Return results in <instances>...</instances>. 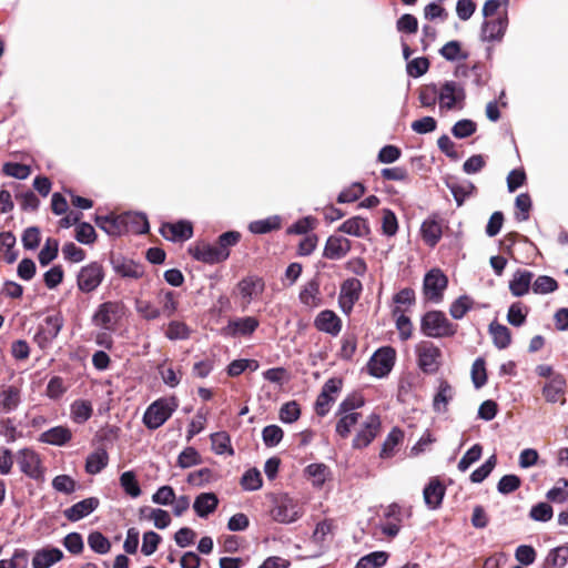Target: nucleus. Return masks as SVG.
Wrapping results in <instances>:
<instances>
[{
    "mask_svg": "<svg viewBox=\"0 0 568 568\" xmlns=\"http://www.w3.org/2000/svg\"><path fill=\"white\" fill-rule=\"evenodd\" d=\"M420 331L433 338L449 337L456 334L457 325L450 323L443 312L430 311L422 317Z\"/></svg>",
    "mask_w": 568,
    "mask_h": 568,
    "instance_id": "obj_1",
    "label": "nucleus"
},
{
    "mask_svg": "<svg viewBox=\"0 0 568 568\" xmlns=\"http://www.w3.org/2000/svg\"><path fill=\"white\" fill-rule=\"evenodd\" d=\"M178 408L174 397L159 398L153 402L144 412L143 423L149 429L161 427Z\"/></svg>",
    "mask_w": 568,
    "mask_h": 568,
    "instance_id": "obj_2",
    "label": "nucleus"
},
{
    "mask_svg": "<svg viewBox=\"0 0 568 568\" xmlns=\"http://www.w3.org/2000/svg\"><path fill=\"white\" fill-rule=\"evenodd\" d=\"M466 100L465 88L456 81H445L438 87V103L440 110H462Z\"/></svg>",
    "mask_w": 568,
    "mask_h": 568,
    "instance_id": "obj_3",
    "label": "nucleus"
},
{
    "mask_svg": "<svg viewBox=\"0 0 568 568\" xmlns=\"http://www.w3.org/2000/svg\"><path fill=\"white\" fill-rule=\"evenodd\" d=\"M265 291V282L257 275H247L243 277L235 288L243 310L248 307L253 302L258 301Z\"/></svg>",
    "mask_w": 568,
    "mask_h": 568,
    "instance_id": "obj_4",
    "label": "nucleus"
},
{
    "mask_svg": "<svg viewBox=\"0 0 568 568\" xmlns=\"http://www.w3.org/2000/svg\"><path fill=\"white\" fill-rule=\"evenodd\" d=\"M64 324L61 313L48 315L43 323L39 326L34 335V342L41 349L48 348L52 342L58 337Z\"/></svg>",
    "mask_w": 568,
    "mask_h": 568,
    "instance_id": "obj_5",
    "label": "nucleus"
},
{
    "mask_svg": "<svg viewBox=\"0 0 568 568\" xmlns=\"http://www.w3.org/2000/svg\"><path fill=\"white\" fill-rule=\"evenodd\" d=\"M303 515L302 506L291 498L288 495L281 496L274 508L272 509V517L274 520L282 524H291L296 521Z\"/></svg>",
    "mask_w": 568,
    "mask_h": 568,
    "instance_id": "obj_6",
    "label": "nucleus"
},
{
    "mask_svg": "<svg viewBox=\"0 0 568 568\" xmlns=\"http://www.w3.org/2000/svg\"><path fill=\"white\" fill-rule=\"evenodd\" d=\"M396 352L393 347L386 346L377 349L368 362V372L375 377H385L392 371L395 363Z\"/></svg>",
    "mask_w": 568,
    "mask_h": 568,
    "instance_id": "obj_7",
    "label": "nucleus"
},
{
    "mask_svg": "<svg viewBox=\"0 0 568 568\" xmlns=\"http://www.w3.org/2000/svg\"><path fill=\"white\" fill-rule=\"evenodd\" d=\"M418 367L426 374H434L440 365V349L430 342H422L416 346Z\"/></svg>",
    "mask_w": 568,
    "mask_h": 568,
    "instance_id": "obj_8",
    "label": "nucleus"
},
{
    "mask_svg": "<svg viewBox=\"0 0 568 568\" xmlns=\"http://www.w3.org/2000/svg\"><path fill=\"white\" fill-rule=\"evenodd\" d=\"M103 277V266L98 262H92L80 270L78 274V287L84 293H90L101 284Z\"/></svg>",
    "mask_w": 568,
    "mask_h": 568,
    "instance_id": "obj_9",
    "label": "nucleus"
},
{
    "mask_svg": "<svg viewBox=\"0 0 568 568\" xmlns=\"http://www.w3.org/2000/svg\"><path fill=\"white\" fill-rule=\"evenodd\" d=\"M448 280L446 275L437 268L429 271L424 278V293L433 302H439L447 287Z\"/></svg>",
    "mask_w": 568,
    "mask_h": 568,
    "instance_id": "obj_10",
    "label": "nucleus"
},
{
    "mask_svg": "<svg viewBox=\"0 0 568 568\" xmlns=\"http://www.w3.org/2000/svg\"><path fill=\"white\" fill-rule=\"evenodd\" d=\"M342 388V379L333 377L329 378L322 387L320 395L315 403V410L318 416H325L331 404L335 400L337 393Z\"/></svg>",
    "mask_w": 568,
    "mask_h": 568,
    "instance_id": "obj_11",
    "label": "nucleus"
},
{
    "mask_svg": "<svg viewBox=\"0 0 568 568\" xmlns=\"http://www.w3.org/2000/svg\"><path fill=\"white\" fill-rule=\"evenodd\" d=\"M260 326V321L254 316H244L230 320L223 328V333L230 337H248Z\"/></svg>",
    "mask_w": 568,
    "mask_h": 568,
    "instance_id": "obj_12",
    "label": "nucleus"
},
{
    "mask_svg": "<svg viewBox=\"0 0 568 568\" xmlns=\"http://www.w3.org/2000/svg\"><path fill=\"white\" fill-rule=\"evenodd\" d=\"M17 462L20 470L32 479H39L43 476L41 460L39 455L29 448L18 452Z\"/></svg>",
    "mask_w": 568,
    "mask_h": 568,
    "instance_id": "obj_13",
    "label": "nucleus"
},
{
    "mask_svg": "<svg viewBox=\"0 0 568 568\" xmlns=\"http://www.w3.org/2000/svg\"><path fill=\"white\" fill-rule=\"evenodd\" d=\"M121 310L122 305L118 302L102 303L94 313L92 322L95 326L110 329L120 317Z\"/></svg>",
    "mask_w": 568,
    "mask_h": 568,
    "instance_id": "obj_14",
    "label": "nucleus"
},
{
    "mask_svg": "<svg viewBox=\"0 0 568 568\" xmlns=\"http://www.w3.org/2000/svg\"><path fill=\"white\" fill-rule=\"evenodd\" d=\"M362 283L357 278H348L343 282L338 296V305L344 314H349L354 304L358 301Z\"/></svg>",
    "mask_w": 568,
    "mask_h": 568,
    "instance_id": "obj_15",
    "label": "nucleus"
},
{
    "mask_svg": "<svg viewBox=\"0 0 568 568\" xmlns=\"http://www.w3.org/2000/svg\"><path fill=\"white\" fill-rule=\"evenodd\" d=\"M190 253L196 261L207 264L221 263L229 258V253L219 251L216 244L204 242L196 243L193 247L190 248Z\"/></svg>",
    "mask_w": 568,
    "mask_h": 568,
    "instance_id": "obj_16",
    "label": "nucleus"
},
{
    "mask_svg": "<svg viewBox=\"0 0 568 568\" xmlns=\"http://www.w3.org/2000/svg\"><path fill=\"white\" fill-rule=\"evenodd\" d=\"M381 429V418L376 414H371L363 427L359 429V432L356 434V436L353 439V447L354 448H364L368 446L377 436Z\"/></svg>",
    "mask_w": 568,
    "mask_h": 568,
    "instance_id": "obj_17",
    "label": "nucleus"
},
{
    "mask_svg": "<svg viewBox=\"0 0 568 568\" xmlns=\"http://www.w3.org/2000/svg\"><path fill=\"white\" fill-rule=\"evenodd\" d=\"M162 236L172 242H183L192 237L193 226L187 221H179L176 223H163L160 227Z\"/></svg>",
    "mask_w": 568,
    "mask_h": 568,
    "instance_id": "obj_18",
    "label": "nucleus"
},
{
    "mask_svg": "<svg viewBox=\"0 0 568 568\" xmlns=\"http://www.w3.org/2000/svg\"><path fill=\"white\" fill-rule=\"evenodd\" d=\"M314 326L320 332L337 336L342 331V321L335 312L324 310L315 317Z\"/></svg>",
    "mask_w": 568,
    "mask_h": 568,
    "instance_id": "obj_19",
    "label": "nucleus"
},
{
    "mask_svg": "<svg viewBox=\"0 0 568 568\" xmlns=\"http://www.w3.org/2000/svg\"><path fill=\"white\" fill-rule=\"evenodd\" d=\"M99 505L100 501L97 497H89L67 508L63 515L68 520L75 523L92 514Z\"/></svg>",
    "mask_w": 568,
    "mask_h": 568,
    "instance_id": "obj_20",
    "label": "nucleus"
},
{
    "mask_svg": "<svg viewBox=\"0 0 568 568\" xmlns=\"http://www.w3.org/2000/svg\"><path fill=\"white\" fill-rule=\"evenodd\" d=\"M507 26V16L485 21L481 27V40L487 42L500 41L504 38Z\"/></svg>",
    "mask_w": 568,
    "mask_h": 568,
    "instance_id": "obj_21",
    "label": "nucleus"
},
{
    "mask_svg": "<svg viewBox=\"0 0 568 568\" xmlns=\"http://www.w3.org/2000/svg\"><path fill=\"white\" fill-rule=\"evenodd\" d=\"M351 241L338 235H331L324 247L323 255L328 260H341L351 251Z\"/></svg>",
    "mask_w": 568,
    "mask_h": 568,
    "instance_id": "obj_22",
    "label": "nucleus"
},
{
    "mask_svg": "<svg viewBox=\"0 0 568 568\" xmlns=\"http://www.w3.org/2000/svg\"><path fill=\"white\" fill-rule=\"evenodd\" d=\"M114 272L128 278L138 280L144 275V267L142 264L125 257H116L112 260Z\"/></svg>",
    "mask_w": 568,
    "mask_h": 568,
    "instance_id": "obj_23",
    "label": "nucleus"
},
{
    "mask_svg": "<svg viewBox=\"0 0 568 568\" xmlns=\"http://www.w3.org/2000/svg\"><path fill=\"white\" fill-rule=\"evenodd\" d=\"M566 379L562 375H554L542 387V395L548 403H565Z\"/></svg>",
    "mask_w": 568,
    "mask_h": 568,
    "instance_id": "obj_24",
    "label": "nucleus"
},
{
    "mask_svg": "<svg viewBox=\"0 0 568 568\" xmlns=\"http://www.w3.org/2000/svg\"><path fill=\"white\" fill-rule=\"evenodd\" d=\"M124 214L121 215H97L95 224L111 236H119L125 233Z\"/></svg>",
    "mask_w": 568,
    "mask_h": 568,
    "instance_id": "obj_25",
    "label": "nucleus"
},
{
    "mask_svg": "<svg viewBox=\"0 0 568 568\" xmlns=\"http://www.w3.org/2000/svg\"><path fill=\"white\" fill-rule=\"evenodd\" d=\"M420 234L423 241L432 247L439 242L443 229L437 216H429L422 223Z\"/></svg>",
    "mask_w": 568,
    "mask_h": 568,
    "instance_id": "obj_26",
    "label": "nucleus"
},
{
    "mask_svg": "<svg viewBox=\"0 0 568 568\" xmlns=\"http://www.w3.org/2000/svg\"><path fill=\"white\" fill-rule=\"evenodd\" d=\"M534 274L527 270H517L513 278L509 281V291L516 296L520 297L529 292Z\"/></svg>",
    "mask_w": 568,
    "mask_h": 568,
    "instance_id": "obj_27",
    "label": "nucleus"
},
{
    "mask_svg": "<svg viewBox=\"0 0 568 568\" xmlns=\"http://www.w3.org/2000/svg\"><path fill=\"white\" fill-rule=\"evenodd\" d=\"M21 403V392L13 385L0 389V413L8 414L18 408Z\"/></svg>",
    "mask_w": 568,
    "mask_h": 568,
    "instance_id": "obj_28",
    "label": "nucleus"
},
{
    "mask_svg": "<svg viewBox=\"0 0 568 568\" xmlns=\"http://www.w3.org/2000/svg\"><path fill=\"white\" fill-rule=\"evenodd\" d=\"M338 231L355 237H366L371 233V227L366 219L353 216L343 222Z\"/></svg>",
    "mask_w": 568,
    "mask_h": 568,
    "instance_id": "obj_29",
    "label": "nucleus"
},
{
    "mask_svg": "<svg viewBox=\"0 0 568 568\" xmlns=\"http://www.w3.org/2000/svg\"><path fill=\"white\" fill-rule=\"evenodd\" d=\"M304 474L315 488L323 487V485L332 478L329 467L323 463L310 464L304 469Z\"/></svg>",
    "mask_w": 568,
    "mask_h": 568,
    "instance_id": "obj_30",
    "label": "nucleus"
},
{
    "mask_svg": "<svg viewBox=\"0 0 568 568\" xmlns=\"http://www.w3.org/2000/svg\"><path fill=\"white\" fill-rule=\"evenodd\" d=\"M298 298L307 307H318L322 304L318 280L312 278L306 282L300 292Z\"/></svg>",
    "mask_w": 568,
    "mask_h": 568,
    "instance_id": "obj_31",
    "label": "nucleus"
},
{
    "mask_svg": "<svg viewBox=\"0 0 568 568\" xmlns=\"http://www.w3.org/2000/svg\"><path fill=\"white\" fill-rule=\"evenodd\" d=\"M424 501L430 509H436L440 506L445 496V487L438 479H432L423 491Z\"/></svg>",
    "mask_w": 568,
    "mask_h": 568,
    "instance_id": "obj_32",
    "label": "nucleus"
},
{
    "mask_svg": "<svg viewBox=\"0 0 568 568\" xmlns=\"http://www.w3.org/2000/svg\"><path fill=\"white\" fill-rule=\"evenodd\" d=\"M72 438V432L65 426H55L40 435V442L54 446H63Z\"/></svg>",
    "mask_w": 568,
    "mask_h": 568,
    "instance_id": "obj_33",
    "label": "nucleus"
},
{
    "mask_svg": "<svg viewBox=\"0 0 568 568\" xmlns=\"http://www.w3.org/2000/svg\"><path fill=\"white\" fill-rule=\"evenodd\" d=\"M63 552L59 548H43L38 550L32 559L33 568H50L55 562L60 561Z\"/></svg>",
    "mask_w": 568,
    "mask_h": 568,
    "instance_id": "obj_34",
    "label": "nucleus"
},
{
    "mask_svg": "<svg viewBox=\"0 0 568 568\" xmlns=\"http://www.w3.org/2000/svg\"><path fill=\"white\" fill-rule=\"evenodd\" d=\"M219 506V498L214 493H202L200 494L194 503L193 509L199 517H207L210 514L215 511Z\"/></svg>",
    "mask_w": 568,
    "mask_h": 568,
    "instance_id": "obj_35",
    "label": "nucleus"
},
{
    "mask_svg": "<svg viewBox=\"0 0 568 568\" xmlns=\"http://www.w3.org/2000/svg\"><path fill=\"white\" fill-rule=\"evenodd\" d=\"M125 233L144 234L149 232V222L142 213H124Z\"/></svg>",
    "mask_w": 568,
    "mask_h": 568,
    "instance_id": "obj_36",
    "label": "nucleus"
},
{
    "mask_svg": "<svg viewBox=\"0 0 568 568\" xmlns=\"http://www.w3.org/2000/svg\"><path fill=\"white\" fill-rule=\"evenodd\" d=\"M454 397V389L447 381H440L438 390L434 396L433 406L434 409L438 413H444L447 410L448 403Z\"/></svg>",
    "mask_w": 568,
    "mask_h": 568,
    "instance_id": "obj_37",
    "label": "nucleus"
},
{
    "mask_svg": "<svg viewBox=\"0 0 568 568\" xmlns=\"http://www.w3.org/2000/svg\"><path fill=\"white\" fill-rule=\"evenodd\" d=\"M159 304L161 305V315L171 317L178 310V294L173 291L161 290L156 294Z\"/></svg>",
    "mask_w": 568,
    "mask_h": 568,
    "instance_id": "obj_38",
    "label": "nucleus"
},
{
    "mask_svg": "<svg viewBox=\"0 0 568 568\" xmlns=\"http://www.w3.org/2000/svg\"><path fill=\"white\" fill-rule=\"evenodd\" d=\"M108 463V453L104 449H98L87 457L85 471L90 475H97L106 467Z\"/></svg>",
    "mask_w": 568,
    "mask_h": 568,
    "instance_id": "obj_39",
    "label": "nucleus"
},
{
    "mask_svg": "<svg viewBox=\"0 0 568 568\" xmlns=\"http://www.w3.org/2000/svg\"><path fill=\"white\" fill-rule=\"evenodd\" d=\"M489 333L493 337V343L497 348L504 349L510 345L511 333L507 326L493 322L489 325Z\"/></svg>",
    "mask_w": 568,
    "mask_h": 568,
    "instance_id": "obj_40",
    "label": "nucleus"
},
{
    "mask_svg": "<svg viewBox=\"0 0 568 568\" xmlns=\"http://www.w3.org/2000/svg\"><path fill=\"white\" fill-rule=\"evenodd\" d=\"M404 434L403 432L395 427L387 435L386 439L383 443L379 456L381 458H390L395 454V447L403 440Z\"/></svg>",
    "mask_w": 568,
    "mask_h": 568,
    "instance_id": "obj_41",
    "label": "nucleus"
},
{
    "mask_svg": "<svg viewBox=\"0 0 568 568\" xmlns=\"http://www.w3.org/2000/svg\"><path fill=\"white\" fill-rule=\"evenodd\" d=\"M93 413V408L90 402L78 399L71 405V418L78 424L85 423Z\"/></svg>",
    "mask_w": 568,
    "mask_h": 568,
    "instance_id": "obj_42",
    "label": "nucleus"
},
{
    "mask_svg": "<svg viewBox=\"0 0 568 568\" xmlns=\"http://www.w3.org/2000/svg\"><path fill=\"white\" fill-rule=\"evenodd\" d=\"M337 415L341 416L338 422L336 423V433L343 437L346 438L353 426H355L358 423V419L361 417L359 413H338Z\"/></svg>",
    "mask_w": 568,
    "mask_h": 568,
    "instance_id": "obj_43",
    "label": "nucleus"
},
{
    "mask_svg": "<svg viewBox=\"0 0 568 568\" xmlns=\"http://www.w3.org/2000/svg\"><path fill=\"white\" fill-rule=\"evenodd\" d=\"M212 449L217 455L227 454L232 456L234 450L231 446V438L225 432H217L211 435Z\"/></svg>",
    "mask_w": 568,
    "mask_h": 568,
    "instance_id": "obj_44",
    "label": "nucleus"
},
{
    "mask_svg": "<svg viewBox=\"0 0 568 568\" xmlns=\"http://www.w3.org/2000/svg\"><path fill=\"white\" fill-rule=\"evenodd\" d=\"M568 561V544L551 549L546 558L550 568H564Z\"/></svg>",
    "mask_w": 568,
    "mask_h": 568,
    "instance_id": "obj_45",
    "label": "nucleus"
},
{
    "mask_svg": "<svg viewBox=\"0 0 568 568\" xmlns=\"http://www.w3.org/2000/svg\"><path fill=\"white\" fill-rule=\"evenodd\" d=\"M135 311L146 321H153L161 316V310L148 300L136 298Z\"/></svg>",
    "mask_w": 568,
    "mask_h": 568,
    "instance_id": "obj_46",
    "label": "nucleus"
},
{
    "mask_svg": "<svg viewBox=\"0 0 568 568\" xmlns=\"http://www.w3.org/2000/svg\"><path fill=\"white\" fill-rule=\"evenodd\" d=\"M388 559V555L385 551H374L364 557H362L357 564L356 568H379L383 567Z\"/></svg>",
    "mask_w": 568,
    "mask_h": 568,
    "instance_id": "obj_47",
    "label": "nucleus"
},
{
    "mask_svg": "<svg viewBox=\"0 0 568 568\" xmlns=\"http://www.w3.org/2000/svg\"><path fill=\"white\" fill-rule=\"evenodd\" d=\"M263 480L258 469L246 470L241 478V486L246 491H254L262 487Z\"/></svg>",
    "mask_w": 568,
    "mask_h": 568,
    "instance_id": "obj_48",
    "label": "nucleus"
},
{
    "mask_svg": "<svg viewBox=\"0 0 568 568\" xmlns=\"http://www.w3.org/2000/svg\"><path fill=\"white\" fill-rule=\"evenodd\" d=\"M120 485L123 490L131 497L136 498L141 495V488L133 471H124L120 476Z\"/></svg>",
    "mask_w": 568,
    "mask_h": 568,
    "instance_id": "obj_49",
    "label": "nucleus"
},
{
    "mask_svg": "<svg viewBox=\"0 0 568 568\" xmlns=\"http://www.w3.org/2000/svg\"><path fill=\"white\" fill-rule=\"evenodd\" d=\"M393 315L396 317V327L399 332V336L403 341L408 339L412 336L413 325L399 306H396L393 311Z\"/></svg>",
    "mask_w": 568,
    "mask_h": 568,
    "instance_id": "obj_50",
    "label": "nucleus"
},
{
    "mask_svg": "<svg viewBox=\"0 0 568 568\" xmlns=\"http://www.w3.org/2000/svg\"><path fill=\"white\" fill-rule=\"evenodd\" d=\"M89 547L97 554L104 555L111 549V542L100 531H92L88 536Z\"/></svg>",
    "mask_w": 568,
    "mask_h": 568,
    "instance_id": "obj_51",
    "label": "nucleus"
},
{
    "mask_svg": "<svg viewBox=\"0 0 568 568\" xmlns=\"http://www.w3.org/2000/svg\"><path fill=\"white\" fill-rule=\"evenodd\" d=\"M58 251H59V242L55 239H51V237L47 239V241L38 256L40 264L42 266L48 265L50 262H52L57 257Z\"/></svg>",
    "mask_w": 568,
    "mask_h": 568,
    "instance_id": "obj_52",
    "label": "nucleus"
},
{
    "mask_svg": "<svg viewBox=\"0 0 568 568\" xmlns=\"http://www.w3.org/2000/svg\"><path fill=\"white\" fill-rule=\"evenodd\" d=\"M471 307L473 300L467 295H463L453 302L449 307V314L455 320H462Z\"/></svg>",
    "mask_w": 568,
    "mask_h": 568,
    "instance_id": "obj_53",
    "label": "nucleus"
},
{
    "mask_svg": "<svg viewBox=\"0 0 568 568\" xmlns=\"http://www.w3.org/2000/svg\"><path fill=\"white\" fill-rule=\"evenodd\" d=\"M531 287L535 294H549L558 288V283L550 276L540 275L534 281Z\"/></svg>",
    "mask_w": 568,
    "mask_h": 568,
    "instance_id": "obj_54",
    "label": "nucleus"
},
{
    "mask_svg": "<svg viewBox=\"0 0 568 568\" xmlns=\"http://www.w3.org/2000/svg\"><path fill=\"white\" fill-rule=\"evenodd\" d=\"M471 381L475 388L483 387L487 382L486 363L481 357L476 358L473 363Z\"/></svg>",
    "mask_w": 568,
    "mask_h": 568,
    "instance_id": "obj_55",
    "label": "nucleus"
},
{
    "mask_svg": "<svg viewBox=\"0 0 568 568\" xmlns=\"http://www.w3.org/2000/svg\"><path fill=\"white\" fill-rule=\"evenodd\" d=\"M258 366V362L255 359H235L229 364L226 372L229 376L235 377L247 368L256 371Z\"/></svg>",
    "mask_w": 568,
    "mask_h": 568,
    "instance_id": "obj_56",
    "label": "nucleus"
},
{
    "mask_svg": "<svg viewBox=\"0 0 568 568\" xmlns=\"http://www.w3.org/2000/svg\"><path fill=\"white\" fill-rule=\"evenodd\" d=\"M418 99L423 106L433 108L438 101V87L435 83L422 87Z\"/></svg>",
    "mask_w": 568,
    "mask_h": 568,
    "instance_id": "obj_57",
    "label": "nucleus"
},
{
    "mask_svg": "<svg viewBox=\"0 0 568 568\" xmlns=\"http://www.w3.org/2000/svg\"><path fill=\"white\" fill-rule=\"evenodd\" d=\"M280 219L277 216H273L251 223L250 231L255 234H265L273 230L280 229Z\"/></svg>",
    "mask_w": 568,
    "mask_h": 568,
    "instance_id": "obj_58",
    "label": "nucleus"
},
{
    "mask_svg": "<svg viewBox=\"0 0 568 568\" xmlns=\"http://www.w3.org/2000/svg\"><path fill=\"white\" fill-rule=\"evenodd\" d=\"M528 310L520 303H513L509 306L507 321L514 326H521L526 322Z\"/></svg>",
    "mask_w": 568,
    "mask_h": 568,
    "instance_id": "obj_59",
    "label": "nucleus"
},
{
    "mask_svg": "<svg viewBox=\"0 0 568 568\" xmlns=\"http://www.w3.org/2000/svg\"><path fill=\"white\" fill-rule=\"evenodd\" d=\"M557 484L558 486L548 490L546 497L551 503L562 504L568 500V480L560 478Z\"/></svg>",
    "mask_w": 568,
    "mask_h": 568,
    "instance_id": "obj_60",
    "label": "nucleus"
},
{
    "mask_svg": "<svg viewBox=\"0 0 568 568\" xmlns=\"http://www.w3.org/2000/svg\"><path fill=\"white\" fill-rule=\"evenodd\" d=\"M201 456L194 447H186L178 457V466L181 468H190L201 464Z\"/></svg>",
    "mask_w": 568,
    "mask_h": 568,
    "instance_id": "obj_61",
    "label": "nucleus"
},
{
    "mask_svg": "<svg viewBox=\"0 0 568 568\" xmlns=\"http://www.w3.org/2000/svg\"><path fill=\"white\" fill-rule=\"evenodd\" d=\"M496 464L497 457L496 455H491L480 467L471 473L470 480L476 484L484 481L493 471Z\"/></svg>",
    "mask_w": 568,
    "mask_h": 568,
    "instance_id": "obj_62",
    "label": "nucleus"
},
{
    "mask_svg": "<svg viewBox=\"0 0 568 568\" xmlns=\"http://www.w3.org/2000/svg\"><path fill=\"white\" fill-rule=\"evenodd\" d=\"M483 454V447L479 444H475L471 446L460 458L458 463V469L460 471H466L474 463H476Z\"/></svg>",
    "mask_w": 568,
    "mask_h": 568,
    "instance_id": "obj_63",
    "label": "nucleus"
},
{
    "mask_svg": "<svg viewBox=\"0 0 568 568\" xmlns=\"http://www.w3.org/2000/svg\"><path fill=\"white\" fill-rule=\"evenodd\" d=\"M75 240L82 244H92L97 240L94 227L90 223H79L75 227Z\"/></svg>",
    "mask_w": 568,
    "mask_h": 568,
    "instance_id": "obj_64",
    "label": "nucleus"
}]
</instances>
